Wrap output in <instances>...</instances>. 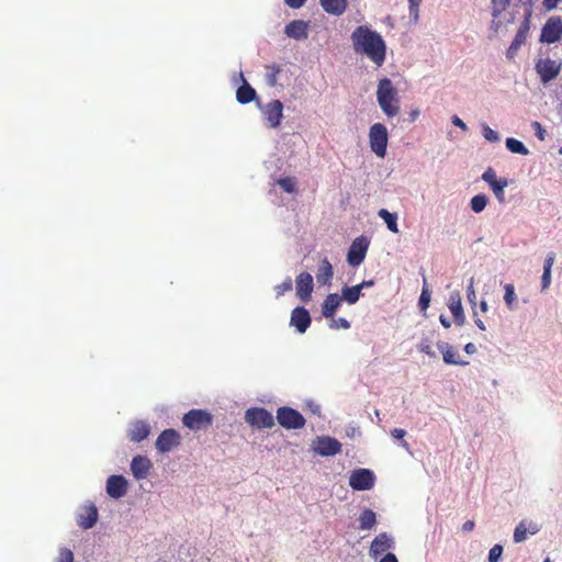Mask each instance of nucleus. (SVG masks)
I'll list each match as a JSON object with an SVG mask.
<instances>
[{"label": "nucleus", "instance_id": "nucleus-20", "mask_svg": "<svg viewBox=\"0 0 562 562\" xmlns=\"http://www.w3.org/2000/svg\"><path fill=\"white\" fill-rule=\"evenodd\" d=\"M438 349L442 353V358L445 363L454 364L465 367L469 364V361L461 360L458 351L453 348V346L449 345L446 341H439L437 344Z\"/></svg>", "mask_w": 562, "mask_h": 562}, {"label": "nucleus", "instance_id": "nucleus-17", "mask_svg": "<svg viewBox=\"0 0 562 562\" xmlns=\"http://www.w3.org/2000/svg\"><path fill=\"white\" fill-rule=\"evenodd\" d=\"M98 508L93 503L82 506L77 513V525L82 529H91L98 521Z\"/></svg>", "mask_w": 562, "mask_h": 562}, {"label": "nucleus", "instance_id": "nucleus-46", "mask_svg": "<svg viewBox=\"0 0 562 562\" xmlns=\"http://www.w3.org/2000/svg\"><path fill=\"white\" fill-rule=\"evenodd\" d=\"M482 179H483L486 183H488V186H491V184H492V183H494V182H498V181H499V179H497V177H496V172H495V170H494L493 168H491V167H490V168H487V169L483 172V175H482Z\"/></svg>", "mask_w": 562, "mask_h": 562}, {"label": "nucleus", "instance_id": "nucleus-40", "mask_svg": "<svg viewBox=\"0 0 562 562\" xmlns=\"http://www.w3.org/2000/svg\"><path fill=\"white\" fill-rule=\"evenodd\" d=\"M467 297H468V301H469V303L471 304V306L473 308L474 316H476V311H475L476 293L474 291V280H473V278L470 279L469 284L467 286Z\"/></svg>", "mask_w": 562, "mask_h": 562}, {"label": "nucleus", "instance_id": "nucleus-15", "mask_svg": "<svg viewBox=\"0 0 562 562\" xmlns=\"http://www.w3.org/2000/svg\"><path fill=\"white\" fill-rule=\"evenodd\" d=\"M312 323L310 312L303 306H296L291 312L290 326L294 327L299 334H304Z\"/></svg>", "mask_w": 562, "mask_h": 562}, {"label": "nucleus", "instance_id": "nucleus-47", "mask_svg": "<svg viewBox=\"0 0 562 562\" xmlns=\"http://www.w3.org/2000/svg\"><path fill=\"white\" fill-rule=\"evenodd\" d=\"M418 350L423 353H426L428 355L429 357L431 358H435L436 357V352L431 349V346L429 344V341L427 339H423L419 344H418Z\"/></svg>", "mask_w": 562, "mask_h": 562}, {"label": "nucleus", "instance_id": "nucleus-62", "mask_svg": "<svg viewBox=\"0 0 562 562\" xmlns=\"http://www.w3.org/2000/svg\"><path fill=\"white\" fill-rule=\"evenodd\" d=\"M539 531V528L536 524L533 522H530L529 526L527 527V532L529 535H536L537 532Z\"/></svg>", "mask_w": 562, "mask_h": 562}, {"label": "nucleus", "instance_id": "nucleus-16", "mask_svg": "<svg viewBox=\"0 0 562 562\" xmlns=\"http://www.w3.org/2000/svg\"><path fill=\"white\" fill-rule=\"evenodd\" d=\"M130 469L135 480H145L150 474L153 462L146 456L137 454L133 457Z\"/></svg>", "mask_w": 562, "mask_h": 562}, {"label": "nucleus", "instance_id": "nucleus-29", "mask_svg": "<svg viewBox=\"0 0 562 562\" xmlns=\"http://www.w3.org/2000/svg\"><path fill=\"white\" fill-rule=\"evenodd\" d=\"M361 296L360 286H344L341 289V300L346 301L349 305L356 304Z\"/></svg>", "mask_w": 562, "mask_h": 562}, {"label": "nucleus", "instance_id": "nucleus-64", "mask_svg": "<svg viewBox=\"0 0 562 562\" xmlns=\"http://www.w3.org/2000/svg\"><path fill=\"white\" fill-rule=\"evenodd\" d=\"M308 406H310V408H311L313 414H315V415H319L321 414V406L318 404H315V403L311 402L308 404Z\"/></svg>", "mask_w": 562, "mask_h": 562}, {"label": "nucleus", "instance_id": "nucleus-59", "mask_svg": "<svg viewBox=\"0 0 562 562\" xmlns=\"http://www.w3.org/2000/svg\"><path fill=\"white\" fill-rule=\"evenodd\" d=\"M405 435L406 431L404 429L395 428L394 430H392V436L396 439H403Z\"/></svg>", "mask_w": 562, "mask_h": 562}, {"label": "nucleus", "instance_id": "nucleus-37", "mask_svg": "<svg viewBox=\"0 0 562 562\" xmlns=\"http://www.w3.org/2000/svg\"><path fill=\"white\" fill-rule=\"evenodd\" d=\"M504 302L509 310H514V303L517 300L515 288L512 283H507L504 285Z\"/></svg>", "mask_w": 562, "mask_h": 562}, {"label": "nucleus", "instance_id": "nucleus-1", "mask_svg": "<svg viewBox=\"0 0 562 562\" xmlns=\"http://www.w3.org/2000/svg\"><path fill=\"white\" fill-rule=\"evenodd\" d=\"M351 41L357 54L368 57L376 67H381L386 58V44L383 37L367 25L357 26Z\"/></svg>", "mask_w": 562, "mask_h": 562}, {"label": "nucleus", "instance_id": "nucleus-2", "mask_svg": "<svg viewBox=\"0 0 562 562\" xmlns=\"http://www.w3.org/2000/svg\"><path fill=\"white\" fill-rule=\"evenodd\" d=\"M376 100L387 117H394L400 113V98L397 90L389 78H382L379 81L376 90Z\"/></svg>", "mask_w": 562, "mask_h": 562}, {"label": "nucleus", "instance_id": "nucleus-3", "mask_svg": "<svg viewBox=\"0 0 562 562\" xmlns=\"http://www.w3.org/2000/svg\"><path fill=\"white\" fill-rule=\"evenodd\" d=\"M389 134L385 125L374 123L369 130V143L371 150L380 158L386 155Z\"/></svg>", "mask_w": 562, "mask_h": 562}, {"label": "nucleus", "instance_id": "nucleus-43", "mask_svg": "<svg viewBox=\"0 0 562 562\" xmlns=\"http://www.w3.org/2000/svg\"><path fill=\"white\" fill-rule=\"evenodd\" d=\"M483 136L485 137L486 140L491 143H497L499 140L498 133L487 125L483 126Z\"/></svg>", "mask_w": 562, "mask_h": 562}, {"label": "nucleus", "instance_id": "nucleus-22", "mask_svg": "<svg viewBox=\"0 0 562 562\" xmlns=\"http://www.w3.org/2000/svg\"><path fill=\"white\" fill-rule=\"evenodd\" d=\"M150 432V426L144 420H137L133 423L128 429L130 439L133 442H140L148 437Z\"/></svg>", "mask_w": 562, "mask_h": 562}, {"label": "nucleus", "instance_id": "nucleus-61", "mask_svg": "<svg viewBox=\"0 0 562 562\" xmlns=\"http://www.w3.org/2000/svg\"><path fill=\"white\" fill-rule=\"evenodd\" d=\"M351 246H368V240L366 237L356 238Z\"/></svg>", "mask_w": 562, "mask_h": 562}, {"label": "nucleus", "instance_id": "nucleus-60", "mask_svg": "<svg viewBox=\"0 0 562 562\" xmlns=\"http://www.w3.org/2000/svg\"><path fill=\"white\" fill-rule=\"evenodd\" d=\"M476 346L473 342H469L464 346V351L468 355H474L476 352Z\"/></svg>", "mask_w": 562, "mask_h": 562}, {"label": "nucleus", "instance_id": "nucleus-63", "mask_svg": "<svg viewBox=\"0 0 562 562\" xmlns=\"http://www.w3.org/2000/svg\"><path fill=\"white\" fill-rule=\"evenodd\" d=\"M373 284V280H364L361 283H359L358 286H360V290L362 291L363 289L371 288Z\"/></svg>", "mask_w": 562, "mask_h": 562}, {"label": "nucleus", "instance_id": "nucleus-52", "mask_svg": "<svg viewBox=\"0 0 562 562\" xmlns=\"http://www.w3.org/2000/svg\"><path fill=\"white\" fill-rule=\"evenodd\" d=\"M307 0H284V3L292 9L302 8Z\"/></svg>", "mask_w": 562, "mask_h": 562}, {"label": "nucleus", "instance_id": "nucleus-9", "mask_svg": "<svg viewBox=\"0 0 562 562\" xmlns=\"http://www.w3.org/2000/svg\"><path fill=\"white\" fill-rule=\"evenodd\" d=\"M182 423L191 430H201L212 424V415L203 409H191L184 414Z\"/></svg>", "mask_w": 562, "mask_h": 562}, {"label": "nucleus", "instance_id": "nucleus-51", "mask_svg": "<svg viewBox=\"0 0 562 562\" xmlns=\"http://www.w3.org/2000/svg\"><path fill=\"white\" fill-rule=\"evenodd\" d=\"M555 255L553 252H549L546 257L544 265H543V271L551 272L552 266L554 263Z\"/></svg>", "mask_w": 562, "mask_h": 562}, {"label": "nucleus", "instance_id": "nucleus-32", "mask_svg": "<svg viewBox=\"0 0 562 562\" xmlns=\"http://www.w3.org/2000/svg\"><path fill=\"white\" fill-rule=\"evenodd\" d=\"M506 147L509 151L514 154H520L524 156H527L529 154L528 148L522 144V142L514 137L506 138Z\"/></svg>", "mask_w": 562, "mask_h": 562}, {"label": "nucleus", "instance_id": "nucleus-31", "mask_svg": "<svg viewBox=\"0 0 562 562\" xmlns=\"http://www.w3.org/2000/svg\"><path fill=\"white\" fill-rule=\"evenodd\" d=\"M368 248H349L347 261L351 267H358L366 258Z\"/></svg>", "mask_w": 562, "mask_h": 562}, {"label": "nucleus", "instance_id": "nucleus-41", "mask_svg": "<svg viewBox=\"0 0 562 562\" xmlns=\"http://www.w3.org/2000/svg\"><path fill=\"white\" fill-rule=\"evenodd\" d=\"M277 182L279 187L288 193H293L295 191V180L291 177L281 178Z\"/></svg>", "mask_w": 562, "mask_h": 562}, {"label": "nucleus", "instance_id": "nucleus-49", "mask_svg": "<svg viewBox=\"0 0 562 562\" xmlns=\"http://www.w3.org/2000/svg\"><path fill=\"white\" fill-rule=\"evenodd\" d=\"M532 127L536 131V136L540 140H544L547 133H546V130L542 127V125L539 122L536 121V122L532 123Z\"/></svg>", "mask_w": 562, "mask_h": 562}, {"label": "nucleus", "instance_id": "nucleus-7", "mask_svg": "<svg viewBox=\"0 0 562 562\" xmlns=\"http://www.w3.org/2000/svg\"><path fill=\"white\" fill-rule=\"evenodd\" d=\"M245 420L257 428H271L274 426V418L271 413L261 407L249 408L245 413Z\"/></svg>", "mask_w": 562, "mask_h": 562}, {"label": "nucleus", "instance_id": "nucleus-58", "mask_svg": "<svg viewBox=\"0 0 562 562\" xmlns=\"http://www.w3.org/2000/svg\"><path fill=\"white\" fill-rule=\"evenodd\" d=\"M475 527V524L473 520H467L463 525H462V530L465 531V532H470L474 529Z\"/></svg>", "mask_w": 562, "mask_h": 562}, {"label": "nucleus", "instance_id": "nucleus-36", "mask_svg": "<svg viewBox=\"0 0 562 562\" xmlns=\"http://www.w3.org/2000/svg\"><path fill=\"white\" fill-rule=\"evenodd\" d=\"M448 305L452 315L463 311L461 296L458 291H454L450 294Z\"/></svg>", "mask_w": 562, "mask_h": 562}, {"label": "nucleus", "instance_id": "nucleus-4", "mask_svg": "<svg viewBox=\"0 0 562 562\" xmlns=\"http://www.w3.org/2000/svg\"><path fill=\"white\" fill-rule=\"evenodd\" d=\"M277 420L285 429H300L305 425L304 416L299 411L288 406L278 408Z\"/></svg>", "mask_w": 562, "mask_h": 562}, {"label": "nucleus", "instance_id": "nucleus-45", "mask_svg": "<svg viewBox=\"0 0 562 562\" xmlns=\"http://www.w3.org/2000/svg\"><path fill=\"white\" fill-rule=\"evenodd\" d=\"M350 326H351L350 322L344 317H339L337 319L333 318L329 324V328H331V329H338V328L349 329Z\"/></svg>", "mask_w": 562, "mask_h": 562}, {"label": "nucleus", "instance_id": "nucleus-5", "mask_svg": "<svg viewBox=\"0 0 562 562\" xmlns=\"http://www.w3.org/2000/svg\"><path fill=\"white\" fill-rule=\"evenodd\" d=\"M535 69L540 81L546 85L557 78L562 69V61L551 58H541L536 63Z\"/></svg>", "mask_w": 562, "mask_h": 562}, {"label": "nucleus", "instance_id": "nucleus-6", "mask_svg": "<svg viewBox=\"0 0 562 562\" xmlns=\"http://www.w3.org/2000/svg\"><path fill=\"white\" fill-rule=\"evenodd\" d=\"M375 475L369 469H356L350 473L349 485L355 491H369L374 486Z\"/></svg>", "mask_w": 562, "mask_h": 562}, {"label": "nucleus", "instance_id": "nucleus-53", "mask_svg": "<svg viewBox=\"0 0 562 562\" xmlns=\"http://www.w3.org/2000/svg\"><path fill=\"white\" fill-rule=\"evenodd\" d=\"M419 4L409 3V16L415 22L418 20Z\"/></svg>", "mask_w": 562, "mask_h": 562}, {"label": "nucleus", "instance_id": "nucleus-12", "mask_svg": "<svg viewBox=\"0 0 562 562\" xmlns=\"http://www.w3.org/2000/svg\"><path fill=\"white\" fill-rule=\"evenodd\" d=\"M180 439L177 430L172 428L165 429L156 439L155 447L160 453H167L180 445Z\"/></svg>", "mask_w": 562, "mask_h": 562}, {"label": "nucleus", "instance_id": "nucleus-54", "mask_svg": "<svg viewBox=\"0 0 562 562\" xmlns=\"http://www.w3.org/2000/svg\"><path fill=\"white\" fill-rule=\"evenodd\" d=\"M562 0H543L542 4L547 11H551L558 7Z\"/></svg>", "mask_w": 562, "mask_h": 562}, {"label": "nucleus", "instance_id": "nucleus-19", "mask_svg": "<svg viewBox=\"0 0 562 562\" xmlns=\"http://www.w3.org/2000/svg\"><path fill=\"white\" fill-rule=\"evenodd\" d=\"M530 15H531V11H528L524 23L518 29V31H517V33H516V35H515V37H514L509 48L507 49L506 55H507L508 58H514V56L516 55L517 50L526 42L528 32H529V18H530Z\"/></svg>", "mask_w": 562, "mask_h": 562}, {"label": "nucleus", "instance_id": "nucleus-24", "mask_svg": "<svg viewBox=\"0 0 562 562\" xmlns=\"http://www.w3.org/2000/svg\"><path fill=\"white\" fill-rule=\"evenodd\" d=\"M512 0H491L492 3V29L497 32L502 22L498 20L501 14L507 10Z\"/></svg>", "mask_w": 562, "mask_h": 562}, {"label": "nucleus", "instance_id": "nucleus-30", "mask_svg": "<svg viewBox=\"0 0 562 562\" xmlns=\"http://www.w3.org/2000/svg\"><path fill=\"white\" fill-rule=\"evenodd\" d=\"M281 71L282 68L280 65H267L265 75L266 83L271 88L276 87L278 85V76L280 75Z\"/></svg>", "mask_w": 562, "mask_h": 562}, {"label": "nucleus", "instance_id": "nucleus-28", "mask_svg": "<svg viewBox=\"0 0 562 562\" xmlns=\"http://www.w3.org/2000/svg\"><path fill=\"white\" fill-rule=\"evenodd\" d=\"M358 520L360 530H371L376 525V514L372 509L366 508L361 512Z\"/></svg>", "mask_w": 562, "mask_h": 562}, {"label": "nucleus", "instance_id": "nucleus-48", "mask_svg": "<svg viewBox=\"0 0 562 562\" xmlns=\"http://www.w3.org/2000/svg\"><path fill=\"white\" fill-rule=\"evenodd\" d=\"M57 562H74V554L71 550L66 548L60 549Z\"/></svg>", "mask_w": 562, "mask_h": 562}, {"label": "nucleus", "instance_id": "nucleus-35", "mask_svg": "<svg viewBox=\"0 0 562 562\" xmlns=\"http://www.w3.org/2000/svg\"><path fill=\"white\" fill-rule=\"evenodd\" d=\"M487 196L485 194H476L471 199L470 205L473 212L480 213L482 212L487 204Z\"/></svg>", "mask_w": 562, "mask_h": 562}, {"label": "nucleus", "instance_id": "nucleus-27", "mask_svg": "<svg viewBox=\"0 0 562 562\" xmlns=\"http://www.w3.org/2000/svg\"><path fill=\"white\" fill-rule=\"evenodd\" d=\"M256 90L246 81L236 91V99L241 104H247L255 100Z\"/></svg>", "mask_w": 562, "mask_h": 562}, {"label": "nucleus", "instance_id": "nucleus-23", "mask_svg": "<svg viewBox=\"0 0 562 562\" xmlns=\"http://www.w3.org/2000/svg\"><path fill=\"white\" fill-rule=\"evenodd\" d=\"M341 297L336 293H330L326 296L322 304V315L325 318H333L336 311L341 304Z\"/></svg>", "mask_w": 562, "mask_h": 562}, {"label": "nucleus", "instance_id": "nucleus-44", "mask_svg": "<svg viewBox=\"0 0 562 562\" xmlns=\"http://www.w3.org/2000/svg\"><path fill=\"white\" fill-rule=\"evenodd\" d=\"M293 283L291 278H286L281 284H278L274 290L277 292V296L283 295L285 292L292 290Z\"/></svg>", "mask_w": 562, "mask_h": 562}, {"label": "nucleus", "instance_id": "nucleus-38", "mask_svg": "<svg viewBox=\"0 0 562 562\" xmlns=\"http://www.w3.org/2000/svg\"><path fill=\"white\" fill-rule=\"evenodd\" d=\"M379 215H380V217H382L385 221L387 228L391 232H394V233L397 232V224H396L397 218H396L395 214H392L387 210L382 209L379 211Z\"/></svg>", "mask_w": 562, "mask_h": 562}, {"label": "nucleus", "instance_id": "nucleus-56", "mask_svg": "<svg viewBox=\"0 0 562 562\" xmlns=\"http://www.w3.org/2000/svg\"><path fill=\"white\" fill-rule=\"evenodd\" d=\"M457 325L462 326L465 323L463 311L452 315Z\"/></svg>", "mask_w": 562, "mask_h": 562}, {"label": "nucleus", "instance_id": "nucleus-55", "mask_svg": "<svg viewBox=\"0 0 562 562\" xmlns=\"http://www.w3.org/2000/svg\"><path fill=\"white\" fill-rule=\"evenodd\" d=\"M379 562H398V560L394 553L386 552Z\"/></svg>", "mask_w": 562, "mask_h": 562}, {"label": "nucleus", "instance_id": "nucleus-34", "mask_svg": "<svg viewBox=\"0 0 562 562\" xmlns=\"http://www.w3.org/2000/svg\"><path fill=\"white\" fill-rule=\"evenodd\" d=\"M508 186V181L505 178L499 179L498 182L492 183L490 187L493 190L497 200L503 203L505 201V188Z\"/></svg>", "mask_w": 562, "mask_h": 562}, {"label": "nucleus", "instance_id": "nucleus-57", "mask_svg": "<svg viewBox=\"0 0 562 562\" xmlns=\"http://www.w3.org/2000/svg\"><path fill=\"white\" fill-rule=\"evenodd\" d=\"M452 124L460 127L463 131H467L465 123L458 115L452 116Z\"/></svg>", "mask_w": 562, "mask_h": 562}, {"label": "nucleus", "instance_id": "nucleus-21", "mask_svg": "<svg viewBox=\"0 0 562 562\" xmlns=\"http://www.w3.org/2000/svg\"><path fill=\"white\" fill-rule=\"evenodd\" d=\"M308 24L302 20H294L285 25V34L294 40H304L307 37Z\"/></svg>", "mask_w": 562, "mask_h": 562}, {"label": "nucleus", "instance_id": "nucleus-50", "mask_svg": "<svg viewBox=\"0 0 562 562\" xmlns=\"http://www.w3.org/2000/svg\"><path fill=\"white\" fill-rule=\"evenodd\" d=\"M551 284V272L543 271L541 277V291H546Z\"/></svg>", "mask_w": 562, "mask_h": 562}, {"label": "nucleus", "instance_id": "nucleus-13", "mask_svg": "<svg viewBox=\"0 0 562 562\" xmlns=\"http://www.w3.org/2000/svg\"><path fill=\"white\" fill-rule=\"evenodd\" d=\"M314 450L322 457H331L340 452L341 443L333 437H317L314 441Z\"/></svg>", "mask_w": 562, "mask_h": 562}, {"label": "nucleus", "instance_id": "nucleus-11", "mask_svg": "<svg viewBox=\"0 0 562 562\" xmlns=\"http://www.w3.org/2000/svg\"><path fill=\"white\" fill-rule=\"evenodd\" d=\"M128 490V482L121 474H113L106 479L105 491L113 499L122 498Z\"/></svg>", "mask_w": 562, "mask_h": 562}, {"label": "nucleus", "instance_id": "nucleus-8", "mask_svg": "<svg viewBox=\"0 0 562 562\" xmlns=\"http://www.w3.org/2000/svg\"><path fill=\"white\" fill-rule=\"evenodd\" d=\"M562 38V19L561 16H550L542 26L540 42L553 44Z\"/></svg>", "mask_w": 562, "mask_h": 562}, {"label": "nucleus", "instance_id": "nucleus-14", "mask_svg": "<svg viewBox=\"0 0 562 562\" xmlns=\"http://www.w3.org/2000/svg\"><path fill=\"white\" fill-rule=\"evenodd\" d=\"M394 538L387 532L379 533L371 542L369 554L371 558L376 559L390 549H394Z\"/></svg>", "mask_w": 562, "mask_h": 562}, {"label": "nucleus", "instance_id": "nucleus-26", "mask_svg": "<svg viewBox=\"0 0 562 562\" xmlns=\"http://www.w3.org/2000/svg\"><path fill=\"white\" fill-rule=\"evenodd\" d=\"M317 282L321 284H329L333 279V267L327 258H323L316 272Z\"/></svg>", "mask_w": 562, "mask_h": 562}, {"label": "nucleus", "instance_id": "nucleus-33", "mask_svg": "<svg viewBox=\"0 0 562 562\" xmlns=\"http://www.w3.org/2000/svg\"><path fill=\"white\" fill-rule=\"evenodd\" d=\"M423 280H424V285H423V290H422V293H420V296L418 300V306H419L420 311L425 312L429 307L431 293L428 289L425 276H423Z\"/></svg>", "mask_w": 562, "mask_h": 562}, {"label": "nucleus", "instance_id": "nucleus-25", "mask_svg": "<svg viewBox=\"0 0 562 562\" xmlns=\"http://www.w3.org/2000/svg\"><path fill=\"white\" fill-rule=\"evenodd\" d=\"M325 12L333 15H341L347 9V0H319Z\"/></svg>", "mask_w": 562, "mask_h": 562}, {"label": "nucleus", "instance_id": "nucleus-10", "mask_svg": "<svg viewBox=\"0 0 562 562\" xmlns=\"http://www.w3.org/2000/svg\"><path fill=\"white\" fill-rule=\"evenodd\" d=\"M261 111L270 128L280 126L283 119V104L280 100L268 102Z\"/></svg>", "mask_w": 562, "mask_h": 562}, {"label": "nucleus", "instance_id": "nucleus-18", "mask_svg": "<svg viewBox=\"0 0 562 562\" xmlns=\"http://www.w3.org/2000/svg\"><path fill=\"white\" fill-rule=\"evenodd\" d=\"M313 286V277L308 272H302L296 277V295L301 301L307 302L311 299Z\"/></svg>", "mask_w": 562, "mask_h": 562}, {"label": "nucleus", "instance_id": "nucleus-42", "mask_svg": "<svg viewBox=\"0 0 562 562\" xmlns=\"http://www.w3.org/2000/svg\"><path fill=\"white\" fill-rule=\"evenodd\" d=\"M503 554V546L494 544L488 552V562H498Z\"/></svg>", "mask_w": 562, "mask_h": 562}, {"label": "nucleus", "instance_id": "nucleus-39", "mask_svg": "<svg viewBox=\"0 0 562 562\" xmlns=\"http://www.w3.org/2000/svg\"><path fill=\"white\" fill-rule=\"evenodd\" d=\"M527 535H528L527 526L524 521H520L514 530V536H513L514 542L515 543L524 542L527 539Z\"/></svg>", "mask_w": 562, "mask_h": 562}]
</instances>
